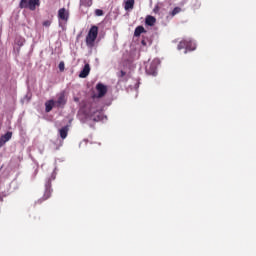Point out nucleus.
<instances>
[{
    "label": "nucleus",
    "mask_w": 256,
    "mask_h": 256,
    "mask_svg": "<svg viewBox=\"0 0 256 256\" xmlns=\"http://www.w3.org/2000/svg\"><path fill=\"white\" fill-rule=\"evenodd\" d=\"M58 67H59L60 71H65V63L64 62H60Z\"/></svg>",
    "instance_id": "412c9836"
},
{
    "label": "nucleus",
    "mask_w": 256,
    "mask_h": 256,
    "mask_svg": "<svg viewBox=\"0 0 256 256\" xmlns=\"http://www.w3.org/2000/svg\"><path fill=\"white\" fill-rule=\"evenodd\" d=\"M15 43H16V45H18V47H23V45H25V39H23V38H16Z\"/></svg>",
    "instance_id": "a211bd4d"
},
{
    "label": "nucleus",
    "mask_w": 256,
    "mask_h": 256,
    "mask_svg": "<svg viewBox=\"0 0 256 256\" xmlns=\"http://www.w3.org/2000/svg\"><path fill=\"white\" fill-rule=\"evenodd\" d=\"M181 49H186L185 53H187V51H195L197 45L191 40H183L178 44V50L181 51Z\"/></svg>",
    "instance_id": "20e7f679"
},
{
    "label": "nucleus",
    "mask_w": 256,
    "mask_h": 256,
    "mask_svg": "<svg viewBox=\"0 0 256 256\" xmlns=\"http://www.w3.org/2000/svg\"><path fill=\"white\" fill-rule=\"evenodd\" d=\"M57 177V172H53L51 174V177L46 181L45 183V192L43 196V201L49 199L51 197L52 189H51V181H55V178Z\"/></svg>",
    "instance_id": "7ed1b4c3"
},
{
    "label": "nucleus",
    "mask_w": 256,
    "mask_h": 256,
    "mask_svg": "<svg viewBox=\"0 0 256 256\" xmlns=\"http://www.w3.org/2000/svg\"><path fill=\"white\" fill-rule=\"evenodd\" d=\"M45 107H46V113H49L52 111L53 107H57V104H55V100H48L45 103Z\"/></svg>",
    "instance_id": "4468645a"
},
{
    "label": "nucleus",
    "mask_w": 256,
    "mask_h": 256,
    "mask_svg": "<svg viewBox=\"0 0 256 256\" xmlns=\"http://www.w3.org/2000/svg\"><path fill=\"white\" fill-rule=\"evenodd\" d=\"M180 12H181V8L176 7V8H174L173 11H172V16L174 17V15H177V13H180Z\"/></svg>",
    "instance_id": "aec40b11"
},
{
    "label": "nucleus",
    "mask_w": 256,
    "mask_h": 256,
    "mask_svg": "<svg viewBox=\"0 0 256 256\" xmlns=\"http://www.w3.org/2000/svg\"><path fill=\"white\" fill-rule=\"evenodd\" d=\"M39 5H41L40 0H21L19 7L20 9H29L30 11H35Z\"/></svg>",
    "instance_id": "f03ea898"
},
{
    "label": "nucleus",
    "mask_w": 256,
    "mask_h": 256,
    "mask_svg": "<svg viewBox=\"0 0 256 256\" xmlns=\"http://www.w3.org/2000/svg\"><path fill=\"white\" fill-rule=\"evenodd\" d=\"M58 19L60 21H64V23H67L69 21V11L65 8H61L58 10Z\"/></svg>",
    "instance_id": "1a4fd4ad"
},
{
    "label": "nucleus",
    "mask_w": 256,
    "mask_h": 256,
    "mask_svg": "<svg viewBox=\"0 0 256 256\" xmlns=\"http://www.w3.org/2000/svg\"><path fill=\"white\" fill-rule=\"evenodd\" d=\"M43 26L44 27H51V21L50 20H46L43 22Z\"/></svg>",
    "instance_id": "4be33fe9"
},
{
    "label": "nucleus",
    "mask_w": 256,
    "mask_h": 256,
    "mask_svg": "<svg viewBox=\"0 0 256 256\" xmlns=\"http://www.w3.org/2000/svg\"><path fill=\"white\" fill-rule=\"evenodd\" d=\"M134 89H139V83H136Z\"/></svg>",
    "instance_id": "b1692460"
},
{
    "label": "nucleus",
    "mask_w": 256,
    "mask_h": 256,
    "mask_svg": "<svg viewBox=\"0 0 256 256\" xmlns=\"http://www.w3.org/2000/svg\"><path fill=\"white\" fill-rule=\"evenodd\" d=\"M96 91L98 94H94V99H101V97H105L107 95V86L104 84L98 83L96 85Z\"/></svg>",
    "instance_id": "423d86ee"
},
{
    "label": "nucleus",
    "mask_w": 256,
    "mask_h": 256,
    "mask_svg": "<svg viewBox=\"0 0 256 256\" xmlns=\"http://www.w3.org/2000/svg\"><path fill=\"white\" fill-rule=\"evenodd\" d=\"M11 137H13V133L7 132L6 134L2 135L0 138V147H3L7 143V141L11 140Z\"/></svg>",
    "instance_id": "9b49d317"
},
{
    "label": "nucleus",
    "mask_w": 256,
    "mask_h": 256,
    "mask_svg": "<svg viewBox=\"0 0 256 256\" xmlns=\"http://www.w3.org/2000/svg\"><path fill=\"white\" fill-rule=\"evenodd\" d=\"M56 97L57 100L54 101L56 107H65V105H67V96L65 95V92H60Z\"/></svg>",
    "instance_id": "0eeeda50"
},
{
    "label": "nucleus",
    "mask_w": 256,
    "mask_h": 256,
    "mask_svg": "<svg viewBox=\"0 0 256 256\" xmlns=\"http://www.w3.org/2000/svg\"><path fill=\"white\" fill-rule=\"evenodd\" d=\"M90 71H91V66H89V64H85L84 68L81 70V72L79 74V77L81 79H85V77H87L89 75Z\"/></svg>",
    "instance_id": "f8f14e48"
},
{
    "label": "nucleus",
    "mask_w": 256,
    "mask_h": 256,
    "mask_svg": "<svg viewBox=\"0 0 256 256\" xmlns=\"http://www.w3.org/2000/svg\"><path fill=\"white\" fill-rule=\"evenodd\" d=\"M68 133H69L68 126H64L61 129H59V135H60L61 139H67Z\"/></svg>",
    "instance_id": "2eb2a0df"
},
{
    "label": "nucleus",
    "mask_w": 256,
    "mask_h": 256,
    "mask_svg": "<svg viewBox=\"0 0 256 256\" xmlns=\"http://www.w3.org/2000/svg\"><path fill=\"white\" fill-rule=\"evenodd\" d=\"M74 101H79V98H74Z\"/></svg>",
    "instance_id": "393cba45"
},
{
    "label": "nucleus",
    "mask_w": 256,
    "mask_h": 256,
    "mask_svg": "<svg viewBox=\"0 0 256 256\" xmlns=\"http://www.w3.org/2000/svg\"><path fill=\"white\" fill-rule=\"evenodd\" d=\"M142 44L145 45V41H142Z\"/></svg>",
    "instance_id": "a878e982"
},
{
    "label": "nucleus",
    "mask_w": 256,
    "mask_h": 256,
    "mask_svg": "<svg viewBox=\"0 0 256 256\" xmlns=\"http://www.w3.org/2000/svg\"><path fill=\"white\" fill-rule=\"evenodd\" d=\"M93 5V0H80V11L81 13H87L89 11V7Z\"/></svg>",
    "instance_id": "6e6552de"
},
{
    "label": "nucleus",
    "mask_w": 256,
    "mask_h": 256,
    "mask_svg": "<svg viewBox=\"0 0 256 256\" xmlns=\"http://www.w3.org/2000/svg\"><path fill=\"white\" fill-rule=\"evenodd\" d=\"M135 7V0H126L124 2V9L125 11H131Z\"/></svg>",
    "instance_id": "ddd939ff"
},
{
    "label": "nucleus",
    "mask_w": 256,
    "mask_h": 256,
    "mask_svg": "<svg viewBox=\"0 0 256 256\" xmlns=\"http://www.w3.org/2000/svg\"><path fill=\"white\" fill-rule=\"evenodd\" d=\"M89 119L90 121L99 122V121H103V119H107V117L103 116L101 112L97 111V112H94V114L91 115Z\"/></svg>",
    "instance_id": "9d476101"
},
{
    "label": "nucleus",
    "mask_w": 256,
    "mask_h": 256,
    "mask_svg": "<svg viewBox=\"0 0 256 256\" xmlns=\"http://www.w3.org/2000/svg\"><path fill=\"white\" fill-rule=\"evenodd\" d=\"M161 64L158 58H155L150 64L146 65V73L148 75H157V66Z\"/></svg>",
    "instance_id": "39448f33"
},
{
    "label": "nucleus",
    "mask_w": 256,
    "mask_h": 256,
    "mask_svg": "<svg viewBox=\"0 0 256 256\" xmlns=\"http://www.w3.org/2000/svg\"><path fill=\"white\" fill-rule=\"evenodd\" d=\"M141 33H145V28L143 26L136 27V29L134 31V36L139 37L141 35Z\"/></svg>",
    "instance_id": "f3484780"
},
{
    "label": "nucleus",
    "mask_w": 256,
    "mask_h": 256,
    "mask_svg": "<svg viewBox=\"0 0 256 256\" xmlns=\"http://www.w3.org/2000/svg\"><path fill=\"white\" fill-rule=\"evenodd\" d=\"M95 15H96V17H103V15H104L103 10L96 9L95 10Z\"/></svg>",
    "instance_id": "6ab92c4d"
},
{
    "label": "nucleus",
    "mask_w": 256,
    "mask_h": 256,
    "mask_svg": "<svg viewBox=\"0 0 256 256\" xmlns=\"http://www.w3.org/2000/svg\"><path fill=\"white\" fill-rule=\"evenodd\" d=\"M157 20L155 19V17H153V16H147L146 17V20H145V23H146V25H149V27H153V25H155V22H156Z\"/></svg>",
    "instance_id": "dca6fc26"
},
{
    "label": "nucleus",
    "mask_w": 256,
    "mask_h": 256,
    "mask_svg": "<svg viewBox=\"0 0 256 256\" xmlns=\"http://www.w3.org/2000/svg\"><path fill=\"white\" fill-rule=\"evenodd\" d=\"M97 35H99V28L97 26H92L86 36V45L90 49H93V47H95Z\"/></svg>",
    "instance_id": "f257e3e1"
},
{
    "label": "nucleus",
    "mask_w": 256,
    "mask_h": 256,
    "mask_svg": "<svg viewBox=\"0 0 256 256\" xmlns=\"http://www.w3.org/2000/svg\"><path fill=\"white\" fill-rule=\"evenodd\" d=\"M159 11V6H155L154 13H157Z\"/></svg>",
    "instance_id": "5701e85b"
}]
</instances>
